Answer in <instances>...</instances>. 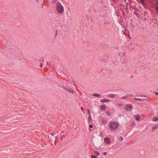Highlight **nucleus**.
<instances>
[{
  "instance_id": "1",
  "label": "nucleus",
  "mask_w": 158,
  "mask_h": 158,
  "mask_svg": "<svg viewBox=\"0 0 158 158\" xmlns=\"http://www.w3.org/2000/svg\"><path fill=\"white\" fill-rule=\"evenodd\" d=\"M108 127L109 130L114 131L117 130L119 127L118 124L115 122L111 121L108 124Z\"/></svg>"
},
{
  "instance_id": "2",
  "label": "nucleus",
  "mask_w": 158,
  "mask_h": 158,
  "mask_svg": "<svg viewBox=\"0 0 158 158\" xmlns=\"http://www.w3.org/2000/svg\"><path fill=\"white\" fill-rule=\"evenodd\" d=\"M56 11L60 14H62L64 11L63 6L59 2H57L56 4Z\"/></svg>"
},
{
  "instance_id": "3",
  "label": "nucleus",
  "mask_w": 158,
  "mask_h": 158,
  "mask_svg": "<svg viewBox=\"0 0 158 158\" xmlns=\"http://www.w3.org/2000/svg\"><path fill=\"white\" fill-rule=\"evenodd\" d=\"M125 109L127 110L130 111L132 110V106L131 104H128L124 106Z\"/></svg>"
},
{
  "instance_id": "4",
  "label": "nucleus",
  "mask_w": 158,
  "mask_h": 158,
  "mask_svg": "<svg viewBox=\"0 0 158 158\" xmlns=\"http://www.w3.org/2000/svg\"><path fill=\"white\" fill-rule=\"evenodd\" d=\"M104 141L107 144H109L110 142V140L108 137L105 138L104 139Z\"/></svg>"
},
{
  "instance_id": "5",
  "label": "nucleus",
  "mask_w": 158,
  "mask_h": 158,
  "mask_svg": "<svg viewBox=\"0 0 158 158\" xmlns=\"http://www.w3.org/2000/svg\"><path fill=\"white\" fill-rule=\"evenodd\" d=\"M135 119L138 121L140 120V115L138 114L134 116Z\"/></svg>"
},
{
  "instance_id": "6",
  "label": "nucleus",
  "mask_w": 158,
  "mask_h": 158,
  "mask_svg": "<svg viewBox=\"0 0 158 158\" xmlns=\"http://www.w3.org/2000/svg\"><path fill=\"white\" fill-rule=\"evenodd\" d=\"M158 127V125H156L153 126L151 128V131L152 132L156 130Z\"/></svg>"
},
{
  "instance_id": "7",
  "label": "nucleus",
  "mask_w": 158,
  "mask_h": 158,
  "mask_svg": "<svg viewBox=\"0 0 158 158\" xmlns=\"http://www.w3.org/2000/svg\"><path fill=\"white\" fill-rule=\"evenodd\" d=\"M65 89L70 93H73L74 92L73 90L71 88H66Z\"/></svg>"
},
{
  "instance_id": "8",
  "label": "nucleus",
  "mask_w": 158,
  "mask_h": 158,
  "mask_svg": "<svg viewBox=\"0 0 158 158\" xmlns=\"http://www.w3.org/2000/svg\"><path fill=\"white\" fill-rule=\"evenodd\" d=\"M107 97L109 98H114L115 97V95L113 94H109L107 95Z\"/></svg>"
},
{
  "instance_id": "9",
  "label": "nucleus",
  "mask_w": 158,
  "mask_h": 158,
  "mask_svg": "<svg viewBox=\"0 0 158 158\" xmlns=\"http://www.w3.org/2000/svg\"><path fill=\"white\" fill-rule=\"evenodd\" d=\"M152 121L153 122L158 121V116H155L153 118Z\"/></svg>"
},
{
  "instance_id": "10",
  "label": "nucleus",
  "mask_w": 158,
  "mask_h": 158,
  "mask_svg": "<svg viewBox=\"0 0 158 158\" xmlns=\"http://www.w3.org/2000/svg\"><path fill=\"white\" fill-rule=\"evenodd\" d=\"M131 95H125L123 97H122V98L123 99H126V98H127L130 97H131Z\"/></svg>"
},
{
  "instance_id": "11",
  "label": "nucleus",
  "mask_w": 158,
  "mask_h": 158,
  "mask_svg": "<svg viewBox=\"0 0 158 158\" xmlns=\"http://www.w3.org/2000/svg\"><path fill=\"white\" fill-rule=\"evenodd\" d=\"M109 100L108 99H101L100 100V102H109Z\"/></svg>"
},
{
  "instance_id": "12",
  "label": "nucleus",
  "mask_w": 158,
  "mask_h": 158,
  "mask_svg": "<svg viewBox=\"0 0 158 158\" xmlns=\"http://www.w3.org/2000/svg\"><path fill=\"white\" fill-rule=\"evenodd\" d=\"M102 124H105L107 123V122L106 120L103 119L102 121Z\"/></svg>"
},
{
  "instance_id": "13",
  "label": "nucleus",
  "mask_w": 158,
  "mask_h": 158,
  "mask_svg": "<svg viewBox=\"0 0 158 158\" xmlns=\"http://www.w3.org/2000/svg\"><path fill=\"white\" fill-rule=\"evenodd\" d=\"M101 109L103 110H105L106 109V106L104 105H102L101 106Z\"/></svg>"
},
{
  "instance_id": "14",
  "label": "nucleus",
  "mask_w": 158,
  "mask_h": 158,
  "mask_svg": "<svg viewBox=\"0 0 158 158\" xmlns=\"http://www.w3.org/2000/svg\"><path fill=\"white\" fill-rule=\"evenodd\" d=\"M134 99L137 102L141 101V99L140 98H135Z\"/></svg>"
},
{
  "instance_id": "15",
  "label": "nucleus",
  "mask_w": 158,
  "mask_h": 158,
  "mask_svg": "<svg viewBox=\"0 0 158 158\" xmlns=\"http://www.w3.org/2000/svg\"><path fill=\"white\" fill-rule=\"evenodd\" d=\"M93 95L94 96L97 97H99L100 96V94H93Z\"/></svg>"
},
{
  "instance_id": "16",
  "label": "nucleus",
  "mask_w": 158,
  "mask_h": 158,
  "mask_svg": "<svg viewBox=\"0 0 158 158\" xmlns=\"http://www.w3.org/2000/svg\"><path fill=\"white\" fill-rule=\"evenodd\" d=\"M94 153L97 156H99L100 155L98 151H95Z\"/></svg>"
},
{
  "instance_id": "17",
  "label": "nucleus",
  "mask_w": 158,
  "mask_h": 158,
  "mask_svg": "<svg viewBox=\"0 0 158 158\" xmlns=\"http://www.w3.org/2000/svg\"><path fill=\"white\" fill-rule=\"evenodd\" d=\"M106 114L107 115H109V116H111V114L110 112L109 111H106Z\"/></svg>"
},
{
  "instance_id": "18",
  "label": "nucleus",
  "mask_w": 158,
  "mask_h": 158,
  "mask_svg": "<svg viewBox=\"0 0 158 158\" xmlns=\"http://www.w3.org/2000/svg\"><path fill=\"white\" fill-rule=\"evenodd\" d=\"M91 115H90L89 116V119H88L89 122L91 120Z\"/></svg>"
},
{
  "instance_id": "19",
  "label": "nucleus",
  "mask_w": 158,
  "mask_h": 158,
  "mask_svg": "<svg viewBox=\"0 0 158 158\" xmlns=\"http://www.w3.org/2000/svg\"><path fill=\"white\" fill-rule=\"evenodd\" d=\"M91 158H97V157L94 155H93L91 156Z\"/></svg>"
},
{
  "instance_id": "20",
  "label": "nucleus",
  "mask_w": 158,
  "mask_h": 158,
  "mask_svg": "<svg viewBox=\"0 0 158 158\" xmlns=\"http://www.w3.org/2000/svg\"><path fill=\"white\" fill-rule=\"evenodd\" d=\"M119 140L120 141H122L123 140V138L122 137V136H121L119 138Z\"/></svg>"
},
{
  "instance_id": "21",
  "label": "nucleus",
  "mask_w": 158,
  "mask_h": 158,
  "mask_svg": "<svg viewBox=\"0 0 158 158\" xmlns=\"http://www.w3.org/2000/svg\"><path fill=\"white\" fill-rule=\"evenodd\" d=\"M87 111H88V114L89 115V116L90 115V111L89 109H87Z\"/></svg>"
},
{
  "instance_id": "22",
  "label": "nucleus",
  "mask_w": 158,
  "mask_h": 158,
  "mask_svg": "<svg viewBox=\"0 0 158 158\" xmlns=\"http://www.w3.org/2000/svg\"><path fill=\"white\" fill-rule=\"evenodd\" d=\"M89 127L90 128H92L93 127V126L91 124H90L89 125Z\"/></svg>"
},
{
  "instance_id": "23",
  "label": "nucleus",
  "mask_w": 158,
  "mask_h": 158,
  "mask_svg": "<svg viewBox=\"0 0 158 158\" xmlns=\"http://www.w3.org/2000/svg\"><path fill=\"white\" fill-rule=\"evenodd\" d=\"M107 154V153H106V152H104L103 153V155H106Z\"/></svg>"
},
{
  "instance_id": "24",
  "label": "nucleus",
  "mask_w": 158,
  "mask_h": 158,
  "mask_svg": "<svg viewBox=\"0 0 158 158\" xmlns=\"http://www.w3.org/2000/svg\"><path fill=\"white\" fill-rule=\"evenodd\" d=\"M81 110H82V111H83V113H84V112L83 111V107H81Z\"/></svg>"
},
{
  "instance_id": "25",
  "label": "nucleus",
  "mask_w": 158,
  "mask_h": 158,
  "mask_svg": "<svg viewBox=\"0 0 158 158\" xmlns=\"http://www.w3.org/2000/svg\"><path fill=\"white\" fill-rule=\"evenodd\" d=\"M155 94L156 95H157L158 94V92H156V93H155Z\"/></svg>"
},
{
  "instance_id": "26",
  "label": "nucleus",
  "mask_w": 158,
  "mask_h": 158,
  "mask_svg": "<svg viewBox=\"0 0 158 158\" xmlns=\"http://www.w3.org/2000/svg\"><path fill=\"white\" fill-rule=\"evenodd\" d=\"M119 106H122V104H119Z\"/></svg>"
},
{
  "instance_id": "27",
  "label": "nucleus",
  "mask_w": 158,
  "mask_h": 158,
  "mask_svg": "<svg viewBox=\"0 0 158 158\" xmlns=\"http://www.w3.org/2000/svg\"><path fill=\"white\" fill-rule=\"evenodd\" d=\"M132 126H133V125L132 124L131 126L132 127Z\"/></svg>"
},
{
  "instance_id": "28",
  "label": "nucleus",
  "mask_w": 158,
  "mask_h": 158,
  "mask_svg": "<svg viewBox=\"0 0 158 158\" xmlns=\"http://www.w3.org/2000/svg\"><path fill=\"white\" fill-rule=\"evenodd\" d=\"M132 126H133V125L132 124L131 126L132 127Z\"/></svg>"
}]
</instances>
